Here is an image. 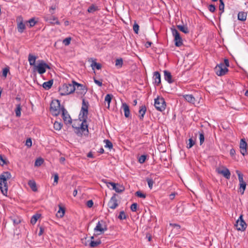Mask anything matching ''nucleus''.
<instances>
[{
	"label": "nucleus",
	"mask_w": 248,
	"mask_h": 248,
	"mask_svg": "<svg viewBox=\"0 0 248 248\" xmlns=\"http://www.w3.org/2000/svg\"><path fill=\"white\" fill-rule=\"evenodd\" d=\"M11 174L9 171H4L0 175V189L4 195H7L8 192L7 181L11 179Z\"/></svg>",
	"instance_id": "1"
},
{
	"label": "nucleus",
	"mask_w": 248,
	"mask_h": 248,
	"mask_svg": "<svg viewBox=\"0 0 248 248\" xmlns=\"http://www.w3.org/2000/svg\"><path fill=\"white\" fill-rule=\"evenodd\" d=\"M89 106V102L86 101L84 98H83L82 100V107L79 114V119L81 121H83V123H87Z\"/></svg>",
	"instance_id": "2"
},
{
	"label": "nucleus",
	"mask_w": 248,
	"mask_h": 248,
	"mask_svg": "<svg viewBox=\"0 0 248 248\" xmlns=\"http://www.w3.org/2000/svg\"><path fill=\"white\" fill-rule=\"evenodd\" d=\"M76 87L73 83H64L59 87V92L61 95H66L74 93Z\"/></svg>",
	"instance_id": "3"
},
{
	"label": "nucleus",
	"mask_w": 248,
	"mask_h": 248,
	"mask_svg": "<svg viewBox=\"0 0 248 248\" xmlns=\"http://www.w3.org/2000/svg\"><path fill=\"white\" fill-rule=\"evenodd\" d=\"M50 111L52 115L58 116L62 111V106H61L59 100H53L50 105Z\"/></svg>",
	"instance_id": "4"
},
{
	"label": "nucleus",
	"mask_w": 248,
	"mask_h": 248,
	"mask_svg": "<svg viewBox=\"0 0 248 248\" xmlns=\"http://www.w3.org/2000/svg\"><path fill=\"white\" fill-rule=\"evenodd\" d=\"M154 106L155 108L160 112L164 111L166 108V103L162 97L158 96L155 99Z\"/></svg>",
	"instance_id": "5"
},
{
	"label": "nucleus",
	"mask_w": 248,
	"mask_h": 248,
	"mask_svg": "<svg viewBox=\"0 0 248 248\" xmlns=\"http://www.w3.org/2000/svg\"><path fill=\"white\" fill-rule=\"evenodd\" d=\"M150 160V155L146 153L140 155V170H145L149 168L150 165L148 161Z\"/></svg>",
	"instance_id": "6"
},
{
	"label": "nucleus",
	"mask_w": 248,
	"mask_h": 248,
	"mask_svg": "<svg viewBox=\"0 0 248 248\" xmlns=\"http://www.w3.org/2000/svg\"><path fill=\"white\" fill-rule=\"evenodd\" d=\"M228 71V68L222 62L217 64L215 68V71L217 76L224 75Z\"/></svg>",
	"instance_id": "7"
},
{
	"label": "nucleus",
	"mask_w": 248,
	"mask_h": 248,
	"mask_svg": "<svg viewBox=\"0 0 248 248\" xmlns=\"http://www.w3.org/2000/svg\"><path fill=\"white\" fill-rule=\"evenodd\" d=\"M236 172L238 175L239 182V192L241 194H243L246 189L247 184L244 181L243 174L239 170H236Z\"/></svg>",
	"instance_id": "8"
},
{
	"label": "nucleus",
	"mask_w": 248,
	"mask_h": 248,
	"mask_svg": "<svg viewBox=\"0 0 248 248\" xmlns=\"http://www.w3.org/2000/svg\"><path fill=\"white\" fill-rule=\"evenodd\" d=\"M103 181L107 184L108 187H109V185L112 186V189L114 190L117 193H121L125 189L124 186L118 183L116 184L113 182H107V180H103Z\"/></svg>",
	"instance_id": "9"
},
{
	"label": "nucleus",
	"mask_w": 248,
	"mask_h": 248,
	"mask_svg": "<svg viewBox=\"0 0 248 248\" xmlns=\"http://www.w3.org/2000/svg\"><path fill=\"white\" fill-rule=\"evenodd\" d=\"M235 226L238 231H244L247 227V224L243 218V215L240 216L239 218L236 221Z\"/></svg>",
	"instance_id": "10"
},
{
	"label": "nucleus",
	"mask_w": 248,
	"mask_h": 248,
	"mask_svg": "<svg viewBox=\"0 0 248 248\" xmlns=\"http://www.w3.org/2000/svg\"><path fill=\"white\" fill-rule=\"evenodd\" d=\"M171 32L174 37L175 45L176 46H180L183 45V41L178 31L175 29H171Z\"/></svg>",
	"instance_id": "11"
},
{
	"label": "nucleus",
	"mask_w": 248,
	"mask_h": 248,
	"mask_svg": "<svg viewBox=\"0 0 248 248\" xmlns=\"http://www.w3.org/2000/svg\"><path fill=\"white\" fill-rule=\"evenodd\" d=\"M72 82L74 84L75 87H76V90L77 89V92L78 93L84 95L87 91V88L85 85L78 83L75 80H73Z\"/></svg>",
	"instance_id": "12"
},
{
	"label": "nucleus",
	"mask_w": 248,
	"mask_h": 248,
	"mask_svg": "<svg viewBox=\"0 0 248 248\" xmlns=\"http://www.w3.org/2000/svg\"><path fill=\"white\" fill-rule=\"evenodd\" d=\"M239 148L240 153L243 156L248 155V146L244 139L240 140Z\"/></svg>",
	"instance_id": "13"
},
{
	"label": "nucleus",
	"mask_w": 248,
	"mask_h": 248,
	"mask_svg": "<svg viewBox=\"0 0 248 248\" xmlns=\"http://www.w3.org/2000/svg\"><path fill=\"white\" fill-rule=\"evenodd\" d=\"M95 232H99L98 234L103 233L105 231L107 230V227L103 220L99 221L94 229Z\"/></svg>",
	"instance_id": "14"
},
{
	"label": "nucleus",
	"mask_w": 248,
	"mask_h": 248,
	"mask_svg": "<svg viewBox=\"0 0 248 248\" xmlns=\"http://www.w3.org/2000/svg\"><path fill=\"white\" fill-rule=\"evenodd\" d=\"M117 196L116 194H114L108 202V206L109 208L115 209L118 206V201L116 198Z\"/></svg>",
	"instance_id": "15"
},
{
	"label": "nucleus",
	"mask_w": 248,
	"mask_h": 248,
	"mask_svg": "<svg viewBox=\"0 0 248 248\" xmlns=\"http://www.w3.org/2000/svg\"><path fill=\"white\" fill-rule=\"evenodd\" d=\"M62 119L65 124H71L72 123V119L68 112L65 109L64 107L63 106H62Z\"/></svg>",
	"instance_id": "16"
},
{
	"label": "nucleus",
	"mask_w": 248,
	"mask_h": 248,
	"mask_svg": "<svg viewBox=\"0 0 248 248\" xmlns=\"http://www.w3.org/2000/svg\"><path fill=\"white\" fill-rule=\"evenodd\" d=\"M87 123H83V121H82L81 124L80 125V127H75L74 125H73V127L74 128H76L78 131H77V133L78 134V132L81 131L82 133H84V131L86 132V133H84L85 135H87L89 133L88 130V125L86 124ZM81 135L82 134V133H80Z\"/></svg>",
	"instance_id": "17"
},
{
	"label": "nucleus",
	"mask_w": 248,
	"mask_h": 248,
	"mask_svg": "<svg viewBox=\"0 0 248 248\" xmlns=\"http://www.w3.org/2000/svg\"><path fill=\"white\" fill-rule=\"evenodd\" d=\"M138 204L137 203H133L130 206V209L132 212L131 214V217L133 221H135L139 218L138 215L136 214V212L137 210Z\"/></svg>",
	"instance_id": "18"
},
{
	"label": "nucleus",
	"mask_w": 248,
	"mask_h": 248,
	"mask_svg": "<svg viewBox=\"0 0 248 248\" xmlns=\"http://www.w3.org/2000/svg\"><path fill=\"white\" fill-rule=\"evenodd\" d=\"M44 19L45 21L50 24L60 25V22L58 20V18L53 16H46L44 17Z\"/></svg>",
	"instance_id": "19"
},
{
	"label": "nucleus",
	"mask_w": 248,
	"mask_h": 248,
	"mask_svg": "<svg viewBox=\"0 0 248 248\" xmlns=\"http://www.w3.org/2000/svg\"><path fill=\"white\" fill-rule=\"evenodd\" d=\"M217 171L218 173L221 174L223 175L226 179H229L230 178L231 173L228 169L225 168L223 170L217 169Z\"/></svg>",
	"instance_id": "20"
},
{
	"label": "nucleus",
	"mask_w": 248,
	"mask_h": 248,
	"mask_svg": "<svg viewBox=\"0 0 248 248\" xmlns=\"http://www.w3.org/2000/svg\"><path fill=\"white\" fill-rule=\"evenodd\" d=\"M164 77L165 80L167 81L169 83L171 84L174 82V80L172 78L171 74L169 71L167 70H164Z\"/></svg>",
	"instance_id": "21"
},
{
	"label": "nucleus",
	"mask_w": 248,
	"mask_h": 248,
	"mask_svg": "<svg viewBox=\"0 0 248 248\" xmlns=\"http://www.w3.org/2000/svg\"><path fill=\"white\" fill-rule=\"evenodd\" d=\"M153 78L155 84L158 86L161 83V75L159 72L155 71L154 73Z\"/></svg>",
	"instance_id": "22"
},
{
	"label": "nucleus",
	"mask_w": 248,
	"mask_h": 248,
	"mask_svg": "<svg viewBox=\"0 0 248 248\" xmlns=\"http://www.w3.org/2000/svg\"><path fill=\"white\" fill-rule=\"evenodd\" d=\"M36 68H37L38 72L40 74H43L46 72V70L45 69L44 64V61H43V60H42L40 62L38 63V65L36 66Z\"/></svg>",
	"instance_id": "23"
},
{
	"label": "nucleus",
	"mask_w": 248,
	"mask_h": 248,
	"mask_svg": "<svg viewBox=\"0 0 248 248\" xmlns=\"http://www.w3.org/2000/svg\"><path fill=\"white\" fill-rule=\"evenodd\" d=\"M153 177L154 175L153 174H150L149 176L146 178V181H147L148 186L150 189L153 188V185L155 183Z\"/></svg>",
	"instance_id": "24"
},
{
	"label": "nucleus",
	"mask_w": 248,
	"mask_h": 248,
	"mask_svg": "<svg viewBox=\"0 0 248 248\" xmlns=\"http://www.w3.org/2000/svg\"><path fill=\"white\" fill-rule=\"evenodd\" d=\"M183 97L188 102L194 104L196 102L195 97L192 94H185L183 95Z\"/></svg>",
	"instance_id": "25"
},
{
	"label": "nucleus",
	"mask_w": 248,
	"mask_h": 248,
	"mask_svg": "<svg viewBox=\"0 0 248 248\" xmlns=\"http://www.w3.org/2000/svg\"><path fill=\"white\" fill-rule=\"evenodd\" d=\"M122 108L124 112L125 117L126 118L128 117L130 115V110L128 105L125 103H123Z\"/></svg>",
	"instance_id": "26"
},
{
	"label": "nucleus",
	"mask_w": 248,
	"mask_h": 248,
	"mask_svg": "<svg viewBox=\"0 0 248 248\" xmlns=\"http://www.w3.org/2000/svg\"><path fill=\"white\" fill-rule=\"evenodd\" d=\"M28 184L33 191L36 192L37 191L36 184L35 181L33 180H29Z\"/></svg>",
	"instance_id": "27"
},
{
	"label": "nucleus",
	"mask_w": 248,
	"mask_h": 248,
	"mask_svg": "<svg viewBox=\"0 0 248 248\" xmlns=\"http://www.w3.org/2000/svg\"><path fill=\"white\" fill-rule=\"evenodd\" d=\"M37 57L33 55L32 54L30 53L28 56V61L31 65H35V61Z\"/></svg>",
	"instance_id": "28"
},
{
	"label": "nucleus",
	"mask_w": 248,
	"mask_h": 248,
	"mask_svg": "<svg viewBox=\"0 0 248 248\" xmlns=\"http://www.w3.org/2000/svg\"><path fill=\"white\" fill-rule=\"evenodd\" d=\"M247 13L244 12H240L238 14V19L244 21L247 19Z\"/></svg>",
	"instance_id": "29"
},
{
	"label": "nucleus",
	"mask_w": 248,
	"mask_h": 248,
	"mask_svg": "<svg viewBox=\"0 0 248 248\" xmlns=\"http://www.w3.org/2000/svg\"><path fill=\"white\" fill-rule=\"evenodd\" d=\"M53 83V81L52 79L45 82L43 84V87L46 90H49L52 87Z\"/></svg>",
	"instance_id": "30"
},
{
	"label": "nucleus",
	"mask_w": 248,
	"mask_h": 248,
	"mask_svg": "<svg viewBox=\"0 0 248 248\" xmlns=\"http://www.w3.org/2000/svg\"><path fill=\"white\" fill-rule=\"evenodd\" d=\"M112 97L113 95L111 94H107L105 97V101L108 104L107 108H109L110 103L111 101Z\"/></svg>",
	"instance_id": "31"
},
{
	"label": "nucleus",
	"mask_w": 248,
	"mask_h": 248,
	"mask_svg": "<svg viewBox=\"0 0 248 248\" xmlns=\"http://www.w3.org/2000/svg\"><path fill=\"white\" fill-rule=\"evenodd\" d=\"M101 244V241L100 240H98L96 241H93V240H91L89 244V246L91 248H94V247H97Z\"/></svg>",
	"instance_id": "32"
},
{
	"label": "nucleus",
	"mask_w": 248,
	"mask_h": 248,
	"mask_svg": "<svg viewBox=\"0 0 248 248\" xmlns=\"http://www.w3.org/2000/svg\"><path fill=\"white\" fill-rule=\"evenodd\" d=\"M141 43L144 45L145 47L146 48H149L151 46V45L152 44V42L147 40V39L145 38V39L144 38H142L141 40Z\"/></svg>",
	"instance_id": "33"
},
{
	"label": "nucleus",
	"mask_w": 248,
	"mask_h": 248,
	"mask_svg": "<svg viewBox=\"0 0 248 248\" xmlns=\"http://www.w3.org/2000/svg\"><path fill=\"white\" fill-rule=\"evenodd\" d=\"M17 29L20 33H22L25 29V25L22 21L17 24Z\"/></svg>",
	"instance_id": "34"
},
{
	"label": "nucleus",
	"mask_w": 248,
	"mask_h": 248,
	"mask_svg": "<svg viewBox=\"0 0 248 248\" xmlns=\"http://www.w3.org/2000/svg\"><path fill=\"white\" fill-rule=\"evenodd\" d=\"M21 106L20 104L16 105V107L15 109L16 115L17 117L21 116Z\"/></svg>",
	"instance_id": "35"
},
{
	"label": "nucleus",
	"mask_w": 248,
	"mask_h": 248,
	"mask_svg": "<svg viewBox=\"0 0 248 248\" xmlns=\"http://www.w3.org/2000/svg\"><path fill=\"white\" fill-rule=\"evenodd\" d=\"M177 27L183 32L185 33H188L189 30L187 27L183 25H177Z\"/></svg>",
	"instance_id": "36"
},
{
	"label": "nucleus",
	"mask_w": 248,
	"mask_h": 248,
	"mask_svg": "<svg viewBox=\"0 0 248 248\" xmlns=\"http://www.w3.org/2000/svg\"><path fill=\"white\" fill-rule=\"evenodd\" d=\"M200 145H202L204 141V134L202 130L199 132Z\"/></svg>",
	"instance_id": "37"
},
{
	"label": "nucleus",
	"mask_w": 248,
	"mask_h": 248,
	"mask_svg": "<svg viewBox=\"0 0 248 248\" xmlns=\"http://www.w3.org/2000/svg\"><path fill=\"white\" fill-rule=\"evenodd\" d=\"M65 213V209L64 207H62L61 206H59V210L57 212V215L60 217H63Z\"/></svg>",
	"instance_id": "38"
},
{
	"label": "nucleus",
	"mask_w": 248,
	"mask_h": 248,
	"mask_svg": "<svg viewBox=\"0 0 248 248\" xmlns=\"http://www.w3.org/2000/svg\"><path fill=\"white\" fill-rule=\"evenodd\" d=\"M91 66L93 68V69L96 68L97 70H99L101 68V64L99 63H97L94 61H93L92 63L91 64Z\"/></svg>",
	"instance_id": "39"
},
{
	"label": "nucleus",
	"mask_w": 248,
	"mask_h": 248,
	"mask_svg": "<svg viewBox=\"0 0 248 248\" xmlns=\"http://www.w3.org/2000/svg\"><path fill=\"white\" fill-rule=\"evenodd\" d=\"M143 235H145L144 239H147L148 241L150 242L152 239L151 234L150 233V231L147 229L145 232H143Z\"/></svg>",
	"instance_id": "40"
},
{
	"label": "nucleus",
	"mask_w": 248,
	"mask_h": 248,
	"mask_svg": "<svg viewBox=\"0 0 248 248\" xmlns=\"http://www.w3.org/2000/svg\"><path fill=\"white\" fill-rule=\"evenodd\" d=\"M54 128L56 130H60L61 129L62 126V124L60 123V122H57L56 121L54 123Z\"/></svg>",
	"instance_id": "41"
},
{
	"label": "nucleus",
	"mask_w": 248,
	"mask_h": 248,
	"mask_svg": "<svg viewBox=\"0 0 248 248\" xmlns=\"http://www.w3.org/2000/svg\"><path fill=\"white\" fill-rule=\"evenodd\" d=\"M40 216V215H38V214H36V215L33 216L31 218V223L32 224H35L36 223L38 218H39Z\"/></svg>",
	"instance_id": "42"
},
{
	"label": "nucleus",
	"mask_w": 248,
	"mask_h": 248,
	"mask_svg": "<svg viewBox=\"0 0 248 248\" xmlns=\"http://www.w3.org/2000/svg\"><path fill=\"white\" fill-rule=\"evenodd\" d=\"M44 159L42 158H38L34 163L35 166H40L44 163Z\"/></svg>",
	"instance_id": "43"
},
{
	"label": "nucleus",
	"mask_w": 248,
	"mask_h": 248,
	"mask_svg": "<svg viewBox=\"0 0 248 248\" xmlns=\"http://www.w3.org/2000/svg\"><path fill=\"white\" fill-rule=\"evenodd\" d=\"M104 141L106 143V145H105V147L108 148L109 149H111L112 148L113 145L110 140H104Z\"/></svg>",
	"instance_id": "44"
},
{
	"label": "nucleus",
	"mask_w": 248,
	"mask_h": 248,
	"mask_svg": "<svg viewBox=\"0 0 248 248\" xmlns=\"http://www.w3.org/2000/svg\"><path fill=\"white\" fill-rule=\"evenodd\" d=\"M9 67L6 66L4 68L2 69V77L4 78H6L7 76V74L9 73L10 70H9Z\"/></svg>",
	"instance_id": "45"
},
{
	"label": "nucleus",
	"mask_w": 248,
	"mask_h": 248,
	"mask_svg": "<svg viewBox=\"0 0 248 248\" xmlns=\"http://www.w3.org/2000/svg\"><path fill=\"white\" fill-rule=\"evenodd\" d=\"M97 10L98 8L97 6H95L94 5H92L88 8L87 11L89 13H93Z\"/></svg>",
	"instance_id": "46"
},
{
	"label": "nucleus",
	"mask_w": 248,
	"mask_h": 248,
	"mask_svg": "<svg viewBox=\"0 0 248 248\" xmlns=\"http://www.w3.org/2000/svg\"><path fill=\"white\" fill-rule=\"evenodd\" d=\"M188 143L187 145V148L188 149L191 148L195 143V142L192 138H190L188 140Z\"/></svg>",
	"instance_id": "47"
},
{
	"label": "nucleus",
	"mask_w": 248,
	"mask_h": 248,
	"mask_svg": "<svg viewBox=\"0 0 248 248\" xmlns=\"http://www.w3.org/2000/svg\"><path fill=\"white\" fill-rule=\"evenodd\" d=\"M146 111V108L145 106H142L140 107V119L142 117H143L144 115L145 114Z\"/></svg>",
	"instance_id": "48"
},
{
	"label": "nucleus",
	"mask_w": 248,
	"mask_h": 248,
	"mask_svg": "<svg viewBox=\"0 0 248 248\" xmlns=\"http://www.w3.org/2000/svg\"><path fill=\"white\" fill-rule=\"evenodd\" d=\"M219 1H220V4L219 5V9L220 11H221L220 14H222L224 12V3L223 2V0H219Z\"/></svg>",
	"instance_id": "49"
},
{
	"label": "nucleus",
	"mask_w": 248,
	"mask_h": 248,
	"mask_svg": "<svg viewBox=\"0 0 248 248\" xmlns=\"http://www.w3.org/2000/svg\"><path fill=\"white\" fill-rule=\"evenodd\" d=\"M71 40V37H67L63 40L62 43L65 46H68L70 44Z\"/></svg>",
	"instance_id": "50"
},
{
	"label": "nucleus",
	"mask_w": 248,
	"mask_h": 248,
	"mask_svg": "<svg viewBox=\"0 0 248 248\" xmlns=\"http://www.w3.org/2000/svg\"><path fill=\"white\" fill-rule=\"evenodd\" d=\"M118 218L121 219H124L126 218V215L124 211H121L118 216Z\"/></svg>",
	"instance_id": "51"
},
{
	"label": "nucleus",
	"mask_w": 248,
	"mask_h": 248,
	"mask_svg": "<svg viewBox=\"0 0 248 248\" xmlns=\"http://www.w3.org/2000/svg\"><path fill=\"white\" fill-rule=\"evenodd\" d=\"M123 61L122 60V59H117L115 61V65L116 66H122L123 65Z\"/></svg>",
	"instance_id": "52"
},
{
	"label": "nucleus",
	"mask_w": 248,
	"mask_h": 248,
	"mask_svg": "<svg viewBox=\"0 0 248 248\" xmlns=\"http://www.w3.org/2000/svg\"><path fill=\"white\" fill-rule=\"evenodd\" d=\"M133 29L134 31H135V32L136 33L138 34L139 29V26L136 22L135 23L134 25H133Z\"/></svg>",
	"instance_id": "53"
},
{
	"label": "nucleus",
	"mask_w": 248,
	"mask_h": 248,
	"mask_svg": "<svg viewBox=\"0 0 248 248\" xmlns=\"http://www.w3.org/2000/svg\"><path fill=\"white\" fill-rule=\"evenodd\" d=\"M58 180H59V175L57 173H56L54 176V182H53L54 186L58 184Z\"/></svg>",
	"instance_id": "54"
},
{
	"label": "nucleus",
	"mask_w": 248,
	"mask_h": 248,
	"mask_svg": "<svg viewBox=\"0 0 248 248\" xmlns=\"http://www.w3.org/2000/svg\"><path fill=\"white\" fill-rule=\"evenodd\" d=\"M28 22L30 24V27H33L36 24V21L34 20V18L30 19Z\"/></svg>",
	"instance_id": "55"
},
{
	"label": "nucleus",
	"mask_w": 248,
	"mask_h": 248,
	"mask_svg": "<svg viewBox=\"0 0 248 248\" xmlns=\"http://www.w3.org/2000/svg\"><path fill=\"white\" fill-rule=\"evenodd\" d=\"M26 145L28 147H31L32 145V141L31 139L29 138L26 140Z\"/></svg>",
	"instance_id": "56"
},
{
	"label": "nucleus",
	"mask_w": 248,
	"mask_h": 248,
	"mask_svg": "<svg viewBox=\"0 0 248 248\" xmlns=\"http://www.w3.org/2000/svg\"><path fill=\"white\" fill-rule=\"evenodd\" d=\"M208 9L211 12L213 13L216 10V7L214 5L210 4L209 5Z\"/></svg>",
	"instance_id": "57"
},
{
	"label": "nucleus",
	"mask_w": 248,
	"mask_h": 248,
	"mask_svg": "<svg viewBox=\"0 0 248 248\" xmlns=\"http://www.w3.org/2000/svg\"><path fill=\"white\" fill-rule=\"evenodd\" d=\"M13 222L15 225H17L21 222L20 218L17 217L12 219Z\"/></svg>",
	"instance_id": "58"
},
{
	"label": "nucleus",
	"mask_w": 248,
	"mask_h": 248,
	"mask_svg": "<svg viewBox=\"0 0 248 248\" xmlns=\"http://www.w3.org/2000/svg\"><path fill=\"white\" fill-rule=\"evenodd\" d=\"M230 154L231 156L233 158H235V151L233 148H232L230 151Z\"/></svg>",
	"instance_id": "59"
},
{
	"label": "nucleus",
	"mask_w": 248,
	"mask_h": 248,
	"mask_svg": "<svg viewBox=\"0 0 248 248\" xmlns=\"http://www.w3.org/2000/svg\"><path fill=\"white\" fill-rule=\"evenodd\" d=\"M93 202L92 200H89L87 202L86 205L89 208H91L93 206Z\"/></svg>",
	"instance_id": "60"
},
{
	"label": "nucleus",
	"mask_w": 248,
	"mask_h": 248,
	"mask_svg": "<svg viewBox=\"0 0 248 248\" xmlns=\"http://www.w3.org/2000/svg\"><path fill=\"white\" fill-rule=\"evenodd\" d=\"M94 82L98 85L99 87H101L102 86V82L101 81L97 80L94 78H93Z\"/></svg>",
	"instance_id": "61"
},
{
	"label": "nucleus",
	"mask_w": 248,
	"mask_h": 248,
	"mask_svg": "<svg viewBox=\"0 0 248 248\" xmlns=\"http://www.w3.org/2000/svg\"><path fill=\"white\" fill-rule=\"evenodd\" d=\"M44 228L42 226H40L39 227V232L38 233V235L41 236V235H42V234L44 232Z\"/></svg>",
	"instance_id": "62"
},
{
	"label": "nucleus",
	"mask_w": 248,
	"mask_h": 248,
	"mask_svg": "<svg viewBox=\"0 0 248 248\" xmlns=\"http://www.w3.org/2000/svg\"><path fill=\"white\" fill-rule=\"evenodd\" d=\"M55 6H51L49 9V12L52 15L54 14V11L55 10Z\"/></svg>",
	"instance_id": "63"
},
{
	"label": "nucleus",
	"mask_w": 248,
	"mask_h": 248,
	"mask_svg": "<svg viewBox=\"0 0 248 248\" xmlns=\"http://www.w3.org/2000/svg\"><path fill=\"white\" fill-rule=\"evenodd\" d=\"M225 65V66H226V67L227 68V67H229V60L227 59H225L224 60V63H223Z\"/></svg>",
	"instance_id": "64"
}]
</instances>
